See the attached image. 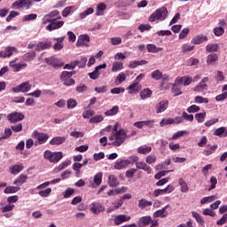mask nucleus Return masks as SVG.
Instances as JSON below:
<instances>
[{
  "label": "nucleus",
  "instance_id": "6",
  "mask_svg": "<svg viewBox=\"0 0 227 227\" xmlns=\"http://www.w3.org/2000/svg\"><path fill=\"white\" fill-rule=\"evenodd\" d=\"M32 137L34 139L37 140L38 145H43L47 143V140L49 139V135L47 133H40L38 131H34Z\"/></svg>",
  "mask_w": 227,
  "mask_h": 227
},
{
  "label": "nucleus",
  "instance_id": "39",
  "mask_svg": "<svg viewBox=\"0 0 227 227\" xmlns=\"http://www.w3.org/2000/svg\"><path fill=\"white\" fill-rule=\"evenodd\" d=\"M207 52H217L219 51V44L209 43L206 46Z\"/></svg>",
  "mask_w": 227,
  "mask_h": 227
},
{
  "label": "nucleus",
  "instance_id": "16",
  "mask_svg": "<svg viewBox=\"0 0 227 227\" xmlns=\"http://www.w3.org/2000/svg\"><path fill=\"white\" fill-rule=\"evenodd\" d=\"M141 84L137 83V82H133L132 84H130L127 90H129V94L132 95L134 93H139L141 91Z\"/></svg>",
  "mask_w": 227,
  "mask_h": 227
},
{
  "label": "nucleus",
  "instance_id": "32",
  "mask_svg": "<svg viewBox=\"0 0 227 227\" xmlns=\"http://www.w3.org/2000/svg\"><path fill=\"white\" fill-rule=\"evenodd\" d=\"M139 95L142 100H146V98H150V97H152V90L149 88L144 89L142 91H140Z\"/></svg>",
  "mask_w": 227,
  "mask_h": 227
},
{
  "label": "nucleus",
  "instance_id": "30",
  "mask_svg": "<svg viewBox=\"0 0 227 227\" xmlns=\"http://www.w3.org/2000/svg\"><path fill=\"white\" fill-rule=\"evenodd\" d=\"M146 49H147V51L151 52L152 54H157V52H160V51H162V48L157 47L153 43L147 44Z\"/></svg>",
  "mask_w": 227,
  "mask_h": 227
},
{
  "label": "nucleus",
  "instance_id": "51",
  "mask_svg": "<svg viewBox=\"0 0 227 227\" xmlns=\"http://www.w3.org/2000/svg\"><path fill=\"white\" fill-rule=\"evenodd\" d=\"M172 93H174V97H178V95H182V87L174 83L172 87Z\"/></svg>",
  "mask_w": 227,
  "mask_h": 227
},
{
  "label": "nucleus",
  "instance_id": "56",
  "mask_svg": "<svg viewBox=\"0 0 227 227\" xmlns=\"http://www.w3.org/2000/svg\"><path fill=\"white\" fill-rule=\"evenodd\" d=\"M51 192H52V189L46 188L45 190L39 191L38 194H39V196H42V198H49V196H51Z\"/></svg>",
  "mask_w": 227,
  "mask_h": 227
},
{
  "label": "nucleus",
  "instance_id": "22",
  "mask_svg": "<svg viewBox=\"0 0 227 227\" xmlns=\"http://www.w3.org/2000/svg\"><path fill=\"white\" fill-rule=\"evenodd\" d=\"M113 207H109L106 209V214H111V212H114V210H118L121 205H123V200H119L116 201L112 202Z\"/></svg>",
  "mask_w": 227,
  "mask_h": 227
},
{
  "label": "nucleus",
  "instance_id": "29",
  "mask_svg": "<svg viewBox=\"0 0 227 227\" xmlns=\"http://www.w3.org/2000/svg\"><path fill=\"white\" fill-rule=\"evenodd\" d=\"M107 10V5L104 3H100L97 5V11H96V15L97 17H100L104 15V11Z\"/></svg>",
  "mask_w": 227,
  "mask_h": 227
},
{
  "label": "nucleus",
  "instance_id": "54",
  "mask_svg": "<svg viewBox=\"0 0 227 227\" xmlns=\"http://www.w3.org/2000/svg\"><path fill=\"white\" fill-rule=\"evenodd\" d=\"M207 143H208V138L207 137V136H202L197 145L199 146V148H205V146H207Z\"/></svg>",
  "mask_w": 227,
  "mask_h": 227
},
{
  "label": "nucleus",
  "instance_id": "12",
  "mask_svg": "<svg viewBox=\"0 0 227 227\" xmlns=\"http://www.w3.org/2000/svg\"><path fill=\"white\" fill-rule=\"evenodd\" d=\"M14 52H17V49L13 46H8L4 51H0V58H12Z\"/></svg>",
  "mask_w": 227,
  "mask_h": 227
},
{
  "label": "nucleus",
  "instance_id": "5",
  "mask_svg": "<svg viewBox=\"0 0 227 227\" xmlns=\"http://www.w3.org/2000/svg\"><path fill=\"white\" fill-rule=\"evenodd\" d=\"M175 191V186L168 184L164 189H156L153 191V196L154 198H159V196H164V194H171Z\"/></svg>",
  "mask_w": 227,
  "mask_h": 227
},
{
  "label": "nucleus",
  "instance_id": "20",
  "mask_svg": "<svg viewBox=\"0 0 227 227\" xmlns=\"http://www.w3.org/2000/svg\"><path fill=\"white\" fill-rule=\"evenodd\" d=\"M168 106H169V102L168 100H162L156 106V113L159 114L160 113H164L168 109Z\"/></svg>",
  "mask_w": 227,
  "mask_h": 227
},
{
  "label": "nucleus",
  "instance_id": "50",
  "mask_svg": "<svg viewBox=\"0 0 227 227\" xmlns=\"http://www.w3.org/2000/svg\"><path fill=\"white\" fill-rule=\"evenodd\" d=\"M54 19L48 14H45L42 19L43 26H46V24H51Z\"/></svg>",
  "mask_w": 227,
  "mask_h": 227
},
{
  "label": "nucleus",
  "instance_id": "19",
  "mask_svg": "<svg viewBox=\"0 0 227 227\" xmlns=\"http://www.w3.org/2000/svg\"><path fill=\"white\" fill-rule=\"evenodd\" d=\"M10 67L12 68L13 72H20L22 68H26L27 67V64L26 63H15V60H12L10 62Z\"/></svg>",
  "mask_w": 227,
  "mask_h": 227
},
{
  "label": "nucleus",
  "instance_id": "24",
  "mask_svg": "<svg viewBox=\"0 0 227 227\" xmlns=\"http://www.w3.org/2000/svg\"><path fill=\"white\" fill-rule=\"evenodd\" d=\"M67 141V137H55L50 141V145L51 146H59V145H63Z\"/></svg>",
  "mask_w": 227,
  "mask_h": 227
},
{
  "label": "nucleus",
  "instance_id": "37",
  "mask_svg": "<svg viewBox=\"0 0 227 227\" xmlns=\"http://www.w3.org/2000/svg\"><path fill=\"white\" fill-rule=\"evenodd\" d=\"M126 79H127V74H125V73H120L115 78L116 86H120L121 82H125Z\"/></svg>",
  "mask_w": 227,
  "mask_h": 227
},
{
  "label": "nucleus",
  "instance_id": "58",
  "mask_svg": "<svg viewBox=\"0 0 227 227\" xmlns=\"http://www.w3.org/2000/svg\"><path fill=\"white\" fill-rule=\"evenodd\" d=\"M195 104H208V98L201 96H196L194 98Z\"/></svg>",
  "mask_w": 227,
  "mask_h": 227
},
{
  "label": "nucleus",
  "instance_id": "46",
  "mask_svg": "<svg viewBox=\"0 0 227 227\" xmlns=\"http://www.w3.org/2000/svg\"><path fill=\"white\" fill-rule=\"evenodd\" d=\"M179 185L181 187V192H189V186L187 185V183L183 178H179Z\"/></svg>",
  "mask_w": 227,
  "mask_h": 227
},
{
  "label": "nucleus",
  "instance_id": "42",
  "mask_svg": "<svg viewBox=\"0 0 227 227\" xmlns=\"http://www.w3.org/2000/svg\"><path fill=\"white\" fill-rule=\"evenodd\" d=\"M122 68H123L122 62L114 61L112 64V72H120V71H121Z\"/></svg>",
  "mask_w": 227,
  "mask_h": 227
},
{
  "label": "nucleus",
  "instance_id": "60",
  "mask_svg": "<svg viewBox=\"0 0 227 227\" xmlns=\"http://www.w3.org/2000/svg\"><path fill=\"white\" fill-rule=\"evenodd\" d=\"M146 164H155L157 162V156L155 154H150L145 159Z\"/></svg>",
  "mask_w": 227,
  "mask_h": 227
},
{
  "label": "nucleus",
  "instance_id": "33",
  "mask_svg": "<svg viewBox=\"0 0 227 227\" xmlns=\"http://www.w3.org/2000/svg\"><path fill=\"white\" fill-rule=\"evenodd\" d=\"M137 153H141L142 155H146V153H150V152H152V146H148V145H142L139 146L137 149Z\"/></svg>",
  "mask_w": 227,
  "mask_h": 227
},
{
  "label": "nucleus",
  "instance_id": "13",
  "mask_svg": "<svg viewBox=\"0 0 227 227\" xmlns=\"http://www.w3.org/2000/svg\"><path fill=\"white\" fill-rule=\"evenodd\" d=\"M65 21H56L53 20L48 26H46V31H56V29H60L63 27Z\"/></svg>",
  "mask_w": 227,
  "mask_h": 227
},
{
  "label": "nucleus",
  "instance_id": "8",
  "mask_svg": "<svg viewBox=\"0 0 227 227\" xmlns=\"http://www.w3.org/2000/svg\"><path fill=\"white\" fill-rule=\"evenodd\" d=\"M7 120L11 123H17L24 120V115L22 114V113L13 112L7 114Z\"/></svg>",
  "mask_w": 227,
  "mask_h": 227
},
{
  "label": "nucleus",
  "instance_id": "59",
  "mask_svg": "<svg viewBox=\"0 0 227 227\" xmlns=\"http://www.w3.org/2000/svg\"><path fill=\"white\" fill-rule=\"evenodd\" d=\"M102 176H103L102 172H98L94 176L93 182L94 184H96V185H100V184H102Z\"/></svg>",
  "mask_w": 227,
  "mask_h": 227
},
{
  "label": "nucleus",
  "instance_id": "10",
  "mask_svg": "<svg viewBox=\"0 0 227 227\" xmlns=\"http://www.w3.org/2000/svg\"><path fill=\"white\" fill-rule=\"evenodd\" d=\"M112 217L116 226H120V224H123V223L130 221V216L126 215H112Z\"/></svg>",
  "mask_w": 227,
  "mask_h": 227
},
{
  "label": "nucleus",
  "instance_id": "2",
  "mask_svg": "<svg viewBox=\"0 0 227 227\" xmlns=\"http://www.w3.org/2000/svg\"><path fill=\"white\" fill-rule=\"evenodd\" d=\"M166 17H168V9L161 7L152 13L148 20L149 22H159V20L162 22V20H166Z\"/></svg>",
  "mask_w": 227,
  "mask_h": 227
},
{
  "label": "nucleus",
  "instance_id": "40",
  "mask_svg": "<svg viewBox=\"0 0 227 227\" xmlns=\"http://www.w3.org/2000/svg\"><path fill=\"white\" fill-rule=\"evenodd\" d=\"M217 148H218V145H214L213 146L204 150L203 151V155H205L206 157H209V155H212V153H214L215 152V150H217Z\"/></svg>",
  "mask_w": 227,
  "mask_h": 227
},
{
  "label": "nucleus",
  "instance_id": "36",
  "mask_svg": "<svg viewBox=\"0 0 227 227\" xmlns=\"http://www.w3.org/2000/svg\"><path fill=\"white\" fill-rule=\"evenodd\" d=\"M219 56L217 54H209L207 57V65H215V62L218 61Z\"/></svg>",
  "mask_w": 227,
  "mask_h": 227
},
{
  "label": "nucleus",
  "instance_id": "15",
  "mask_svg": "<svg viewBox=\"0 0 227 227\" xmlns=\"http://www.w3.org/2000/svg\"><path fill=\"white\" fill-rule=\"evenodd\" d=\"M204 42H208V37L203 34L198 35L192 39V43H194V45H200Z\"/></svg>",
  "mask_w": 227,
  "mask_h": 227
},
{
  "label": "nucleus",
  "instance_id": "11",
  "mask_svg": "<svg viewBox=\"0 0 227 227\" xmlns=\"http://www.w3.org/2000/svg\"><path fill=\"white\" fill-rule=\"evenodd\" d=\"M45 61L47 65H51V67H53V68H59L63 65V62L55 57L46 58Z\"/></svg>",
  "mask_w": 227,
  "mask_h": 227
},
{
  "label": "nucleus",
  "instance_id": "63",
  "mask_svg": "<svg viewBox=\"0 0 227 227\" xmlns=\"http://www.w3.org/2000/svg\"><path fill=\"white\" fill-rule=\"evenodd\" d=\"M175 123V119L173 118H168V119H163L160 122V125L161 127H164V125H173Z\"/></svg>",
  "mask_w": 227,
  "mask_h": 227
},
{
  "label": "nucleus",
  "instance_id": "49",
  "mask_svg": "<svg viewBox=\"0 0 227 227\" xmlns=\"http://www.w3.org/2000/svg\"><path fill=\"white\" fill-rule=\"evenodd\" d=\"M21 4V8H26V10H29L33 4V0H20Z\"/></svg>",
  "mask_w": 227,
  "mask_h": 227
},
{
  "label": "nucleus",
  "instance_id": "28",
  "mask_svg": "<svg viewBox=\"0 0 227 227\" xmlns=\"http://www.w3.org/2000/svg\"><path fill=\"white\" fill-rule=\"evenodd\" d=\"M192 215L195 219V221H197V223L200 224V226H205V220L203 219V216L200 215V213L192 211Z\"/></svg>",
  "mask_w": 227,
  "mask_h": 227
},
{
  "label": "nucleus",
  "instance_id": "34",
  "mask_svg": "<svg viewBox=\"0 0 227 227\" xmlns=\"http://www.w3.org/2000/svg\"><path fill=\"white\" fill-rule=\"evenodd\" d=\"M152 201L146 200L145 199H141L138 200V208L141 210L146 208V207H152Z\"/></svg>",
  "mask_w": 227,
  "mask_h": 227
},
{
  "label": "nucleus",
  "instance_id": "23",
  "mask_svg": "<svg viewBox=\"0 0 227 227\" xmlns=\"http://www.w3.org/2000/svg\"><path fill=\"white\" fill-rule=\"evenodd\" d=\"M24 169V165L22 163L18 165H13L9 168V171L12 175H19L20 171Z\"/></svg>",
  "mask_w": 227,
  "mask_h": 227
},
{
  "label": "nucleus",
  "instance_id": "41",
  "mask_svg": "<svg viewBox=\"0 0 227 227\" xmlns=\"http://www.w3.org/2000/svg\"><path fill=\"white\" fill-rule=\"evenodd\" d=\"M120 183H118V179L116 178V176L111 175L108 177V185L110 187H117V185H119Z\"/></svg>",
  "mask_w": 227,
  "mask_h": 227
},
{
  "label": "nucleus",
  "instance_id": "48",
  "mask_svg": "<svg viewBox=\"0 0 227 227\" xmlns=\"http://www.w3.org/2000/svg\"><path fill=\"white\" fill-rule=\"evenodd\" d=\"M151 77H152V79H154L155 81H160V79H162V72H160V70H159V69L154 70L151 74Z\"/></svg>",
  "mask_w": 227,
  "mask_h": 227
},
{
  "label": "nucleus",
  "instance_id": "3",
  "mask_svg": "<svg viewBox=\"0 0 227 227\" xmlns=\"http://www.w3.org/2000/svg\"><path fill=\"white\" fill-rule=\"evenodd\" d=\"M43 157H44V159H46V160H49V162L57 164V162H59V160H61V159H63V153L62 152L52 153L50 150H46L43 153Z\"/></svg>",
  "mask_w": 227,
  "mask_h": 227
},
{
  "label": "nucleus",
  "instance_id": "53",
  "mask_svg": "<svg viewBox=\"0 0 227 227\" xmlns=\"http://www.w3.org/2000/svg\"><path fill=\"white\" fill-rule=\"evenodd\" d=\"M185 134H189V132L185 131V130H180V131H177L176 133H175L171 139L173 141H176V139L180 138V137H184V136H185Z\"/></svg>",
  "mask_w": 227,
  "mask_h": 227
},
{
  "label": "nucleus",
  "instance_id": "61",
  "mask_svg": "<svg viewBox=\"0 0 227 227\" xmlns=\"http://www.w3.org/2000/svg\"><path fill=\"white\" fill-rule=\"evenodd\" d=\"M153 217H168V211L159 209L153 214Z\"/></svg>",
  "mask_w": 227,
  "mask_h": 227
},
{
  "label": "nucleus",
  "instance_id": "52",
  "mask_svg": "<svg viewBox=\"0 0 227 227\" xmlns=\"http://www.w3.org/2000/svg\"><path fill=\"white\" fill-rule=\"evenodd\" d=\"M12 129L10 128H5L4 129V134H2L0 137V141H3V139H8L12 137Z\"/></svg>",
  "mask_w": 227,
  "mask_h": 227
},
{
  "label": "nucleus",
  "instance_id": "18",
  "mask_svg": "<svg viewBox=\"0 0 227 227\" xmlns=\"http://www.w3.org/2000/svg\"><path fill=\"white\" fill-rule=\"evenodd\" d=\"M150 223H152V216H142L138 219L137 225L139 227L150 226Z\"/></svg>",
  "mask_w": 227,
  "mask_h": 227
},
{
  "label": "nucleus",
  "instance_id": "25",
  "mask_svg": "<svg viewBox=\"0 0 227 227\" xmlns=\"http://www.w3.org/2000/svg\"><path fill=\"white\" fill-rule=\"evenodd\" d=\"M27 182V175L20 174L14 181V185H22Z\"/></svg>",
  "mask_w": 227,
  "mask_h": 227
},
{
  "label": "nucleus",
  "instance_id": "26",
  "mask_svg": "<svg viewBox=\"0 0 227 227\" xmlns=\"http://www.w3.org/2000/svg\"><path fill=\"white\" fill-rule=\"evenodd\" d=\"M213 134L214 136H217V137H227V129L225 127H220Z\"/></svg>",
  "mask_w": 227,
  "mask_h": 227
},
{
  "label": "nucleus",
  "instance_id": "14",
  "mask_svg": "<svg viewBox=\"0 0 227 227\" xmlns=\"http://www.w3.org/2000/svg\"><path fill=\"white\" fill-rule=\"evenodd\" d=\"M136 169H143L144 171H146L147 175H152V168L148 166L145 161H137L136 163Z\"/></svg>",
  "mask_w": 227,
  "mask_h": 227
},
{
  "label": "nucleus",
  "instance_id": "64",
  "mask_svg": "<svg viewBox=\"0 0 227 227\" xmlns=\"http://www.w3.org/2000/svg\"><path fill=\"white\" fill-rule=\"evenodd\" d=\"M74 107H77V100L69 98L67 100V109H74Z\"/></svg>",
  "mask_w": 227,
  "mask_h": 227
},
{
  "label": "nucleus",
  "instance_id": "35",
  "mask_svg": "<svg viewBox=\"0 0 227 227\" xmlns=\"http://www.w3.org/2000/svg\"><path fill=\"white\" fill-rule=\"evenodd\" d=\"M120 112V106H114L110 110L105 112V116H115Z\"/></svg>",
  "mask_w": 227,
  "mask_h": 227
},
{
  "label": "nucleus",
  "instance_id": "4",
  "mask_svg": "<svg viewBox=\"0 0 227 227\" xmlns=\"http://www.w3.org/2000/svg\"><path fill=\"white\" fill-rule=\"evenodd\" d=\"M210 79L208 77H204L200 82L194 87L193 91L196 93H201L202 95H205V91L208 90V85H207V82H208Z\"/></svg>",
  "mask_w": 227,
  "mask_h": 227
},
{
  "label": "nucleus",
  "instance_id": "55",
  "mask_svg": "<svg viewBox=\"0 0 227 227\" xmlns=\"http://www.w3.org/2000/svg\"><path fill=\"white\" fill-rule=\"evenodd\" d=\"M13 208H15V205L8 203L6 206L2 207L0 208V211L3 214H6V212H12V210H13Z\"/></svg>",
  "mask_w": 227,
  "mask_h": 227
},
{
  "label": "nucleus",
  "instance_id": "62",
  "mask_svg": "<svg viewBox=\"0 0 227 227\" xmlns=\"http://www.w3.org/2000/svg\"><path fill=\"white\" fill-rule=\"evenodd\" d=\"M100 121H104V116L102 115H96L90 119V123H100Z\"/></svg>",
  "mask_w": 227,
  "mask_h": 227
},
{
  "label": "nucleus",
  "instance_id": "44",
  "mask_svg": "<svg viewBox=\"0 0 227 227\" xmlns=\"http://www.w3.org/2000/svg\"><path fill=\"white\" fill-rule=\"evenodd\" d=\"M75 66L79 67V68H84L86 67V63H88V59L86 57H82L80 60L74 61Z\"/></svg>",
  "mask_w": 227,
  "mask_h": 227
},
{
  "label": "nucleus",
  "instance_id": "31",
  "mask_svg": "<svg viewBox=\"0 0 227 227\" xmlns=\"http://www.w3.org/2000/svg\"><path fill=\"white\" fill-rule=\"evenodd\" d=\"M51 48V42H41L35 46V51H45V49Z\"/></svg>",
  "mask_w": 227,
  "mask_h": 227
},
{
  "label": "nucleus",
  "instance_id": "1",
  "mask_svg": "<svg viewBox=\"0 0 227 227\" xmlns=\"http://www.w3.org/2000/svg\"><path fill=\"white\" fill-rule=\"evenodd\" d=\"M128 137L129 135H127V130L125 129H121L109 137L108 145H112L113 146H121Z\"/></svg>",
  "mask_w": 227,
  "mask_h": 227
},
{
  "label": "nucleus",
  "instance_id": "57",
  "mask_svg": "<svg viewBox=\"0 0 227 227\" xmlns=\"http://www.w3.org/2000/svg\"><path fill=\"white\" fill-rule=\"evenodd\" d=\"M72 75H74L73 72L63 71L60 75V79H61V81H67L68 79H71Z\"/></svg>",
  "mask_w": 227,
  "mask_h": 227
},
{
  "label": "nucleus",
  "instance_id": "21",
  "mask_svg": "<svg viewBox=\"0 0 227 227\" xmlns=\"http://www.w3.org/2000/svg\"><path fill=\"white\" fill-rule=\"evenodd\" d=\"M128 166H130V161H129V160H121L116 161L114 168V169H123L125 168H128Z\"/></svg>",
  "mask_w": 227,
  "mask_h": 227
},
{
  "label": "nucleus",
  "instance_id": "27",
  "mask_svg": "<svg viewBox=\"0 0 227 227\" xmlns=\"http://www.w3.org/2000/svg\"><path fill=\"white\" fill-rule=\"evenodd\" d=\"M20 191V187L19 186H5L4 190V194H15V192H19Z\"/></svg>",
  "mask_w": 227,
  "mask_h": 227
},
{
  "label": "nucleus",
  "instance_id": "45",
  "mask_svg": "<svg viewBox=\"0 0 227 227\" xmlns=\"http://www.w3.org/2000/svg\"><path fill=\"white\" fill-rule=\"evenodd\" d=\"M181 51L184 54H185V52H192V51H194V45H191L189 43H184L181 46Z\"/></svg>",
  "mask_w": 227,
  "mask_h": 227
},
{
  "label": "nucleus",
  "instance_id": "17",
  "mask_svg": "<svg viewBox=\"0 0 227 227\" xmlns=\"http://www.w3.org/2000/svg\"><path fill=\"white\" fill-rule=\"evenodd\" d=\"M88 43H90V35H82L78 37L76 45L77 47H81L82 45H84L85 47H88Z\"/></svg>",
  "mask_w": 227,
  "mask_h": 227
},
{
  "label": "nucleus",
  "instance_id": "7",
  "mask_svg": "<svg viewBox=\"0 0 227 227\" xmlns=\"http://www.w3.org/2000/svg\"><path fill=\"white\" fill-rule=\"evenodd\" d=\"M31 84L29 82H25L21 84H20L18 87H14L12 89V91L14 93H27V91H31Z\"/></svg>",
  "mask_w": 227,
  "mask_h": 227
},
{
  "label": "nucleus",
  "instance_id": "47",
  "mask_svg": "<svg viewBox=\"0 0 227 227\" xmlns=\"http://www.w3.org/2000/svg\"><path fill=\"white\" fill-rule=\"evenodd\" d=\"M35 58H36V52H35V51L27 52L23 56V59L25 61H33V59H35Z\"/></svg>",
  "mask_w": 227,
  "mask_h": 227
},
{
  "label": "nucleus",
  "instance_id": "43",
  "mask_svg": "<svg viewBox=\"0 0 227 227\" xmlns=\"http://www.w3.org/2000/svg\"><path fill=\"white\" fill-rule=\"evenodd\" d=\"M206 118H207V112H202L195 114V120L198 121V123H203Z\"/></svg>",
  "mask_w": 227,
  "mask_h": 227
},
{
  "label": "nucleus",
  "instance_id": "9",
  "mask_svg": "<svg viewBox=\"0 0 227 227\" xmlns=\"http://www.w3.org/2000/svg\"><path fill=\"white\" fill-rule=\"evenodd\" d=\"M90 210L92 214L98 215V214L106 210V207L99 202H92L90 206Z\"/></svg>",
  "mask_w": 227,
  "mask_h": 227
},
{
  "label": "nucleus",
  "instance_id": "38",
  "mask_svg": "<svg viewBox=\"0 0 227 227\" xmlns=\"http://www.w3.org/2000/svg\"><path fill=\"white\" fill-rule=\"evenodd\" d=\"M94 12H95V9L90 7L86 11H84L79 14V19L81 20H84L85 17H88V15H92V13H94Z\"/></svg>",
  "mask_w": 227,
  "mask_h": 227
}]
</instances>
